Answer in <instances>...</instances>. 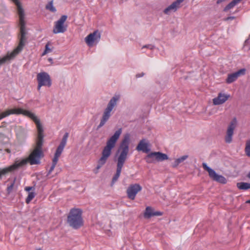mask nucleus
<instances>
[{"label":"nucleus","mask_w":250,"mask_h":250,"mask_svg":"<svg viewBox=\"0 0 250 250\" xmlns=\"http://www.w3.org/2000/svg\"><path fill=\"white\" fill-rule=\"evenodd\" d=\"M17 7L18 13L19 16V24L20 26V34L19 36V43L14 51L8 53L3 58H0V65L14 59L23 49L27 42L25 31V21H24V12L20 2L18 0H12Z\"/></svg>","instance_id":"1"},{"label":"nucleus","mask_w":250,"mask_h":250,"mask_svg":"<svg viewBox=\"0 0 250 250\" xmlns=\"http://www.w3.org/2000/svg\"><path fill=\"white\" fill-rule=\"evenodd\" d=\"M130 139V134H125L117 150L116 172L112 178L111 185H113L118 180L120 176L122 168L127 158V155L129 151Z\"/></svg>","instance_id":"2"},{"label":"nucleus","mask_w":250,"mask_h":250,"mask_svg":"<svg viewBox=\"0 0 250 250\" xmlns=\"http://www.w3.org/2000/svg\"><path fill=\"white\" fill-rule=\"evenodd\" d=\"M122 132V129L121 128H119L115 132L114 134L107 140L106 146L104 147L102 150V156L98 161V165L96 167L97 170L106 163L108 158L111 155L112 150L115 146L116 144L121 135ZM95 173H97V171H95Z\"/></svg>","instance_id":"3"},{"label":"nucleus","mask_w":250,"mask_h":250,"mask_svg":"<svg viewBox=\"0 0 250 250\" xmlns=\"http://www.w3.org/2000/svg\"><path fill=\"white\" fill-rule=\"evenodd\" d=\"M82 210L78 208H71L67 215V223L70 227L78 229L83 225Z\"/></svg>","instance_id":"4"},{"label":"nucleus","mask_w":250,"mask_h":250,"mask_svg":"<svg viewBox=\"0 0 250 250\" xmlns=\"http://www.w3.org/2000/svg\"><path fill=\"white\" fill-rule=\"evenodd\" d=\"M119 95H115L110 100L107 107L104 111L103 116L101 119L100 124L97 127V129H99L103 126L108 120L111 116V112L116 105L117 101H119Z\"/></svg>","instance_id":"5"},{"label":"nucleus","mask_w":250,"mask_h":250,"mask_svg":"<svg viewBox=\"0 0 250 250\" xmlns=\"http://www.w3.org/2000/svg\"><path fill=\"white\" fill-rule=\"evenodd\" d=\"M68 135H69V134H68V133H67V132H66L64 134L60 145H59V146H58V147L56 150L54 158L52 160V166H51V167L48 171L47 175L50 174L51 173V172L54 169V168H55V166H56L57 162L58 161L59 158L61 156L62 151L63 150V148L66 144Z\"/></svg>","instance_id":"6"},{"label":"nucleus","mask_w":250,"mask_h":250,"mask_svg":"<svg viewBox=\"0 0 250 250\" xmlns=\"http://www.w3.org/2000/svg\"><path fill=\"white\" fill-rule=\"evenodd\" d=\"M36 124L38 130V137L36 141V146L34 149L42 150V146L43 141V129L42 124L40 123L39 119L33 113V116L30 117Z\"/></svg>","instance_id":"7"},{"label":"nucleus","mask_w":250,"mask_h":250,"mask_svg":"<svg viewBox=\"0 0 250 250\" xmlns=\"http://www.w3.org/2000/svg\"><path fill=\"white\" fill-rule=\"evenodd\" d=\"M38 81L37 89L39 91L42 86L50 87L52 85V81L49 75L45 72L39 73L37 75Z\"/></svg>","instance_id":"8"},{"label":"nucleus","mask_w":250,"mask_h":250,"mask_svg":"<svg viewBox=\"0 0 250 250\" xmlns=\"http://www.w3.org/2000/svg\"><path fill=\"white\" fill-rule=\"evenodd\" d=\"M168 159V156L161 152H152L148 154L145 158L146 162L148 164L153 163L156 160L162 162Z\"/></svg>","instance_id":"9"},{"label":"nucleus","mask_w":250,"mask_h":250,"mask_svg":"<svg viewBox=\"0 0 250 250\" xmlns=\"http://www.w3.org/2000/svg\"><path fill=\"white\" fill-rule=\"evenodd\" d=\"M67 16L62 15L55 22L53 32L54 34L63 33L67 30V25L65 24Z\"/></svg>","instance_id":"10"},{"label":"nucleus","mask_w":250,"mask_h":250,"mask_svg":"<svg viewBox=\"0 0 250 250\" xmlns=\"http://www.w3.org/2000/svg\"><path fill=\"white\" fill-rule=\"evenodd\" d=\"M11 114H22L29 118L33 116V113L29 110H24L22 108H13L8 109L0 114V120L9 116Z\"/></svg>","instance_id":"11"},{"label":"nucleus","mask_w":250,"mask_h":250,"mask_svg":"<svg viewBox=\"0 0 250 250\" xmlns=\"http://www.w3.org/2000/svg\"><path fill=\"white\" fill-rule=\"evenodd\" d=\"M202 166L204 169L208 172L209 176L212 180L221 184H224L227 183V180L223 176L217 174L213 169L208 167L206 163H203Z\"/></svg>","instance_id":"12"},{"label":"nucleus","mask_w":250,"mask_h":250,"mask_svg":"<svg viewBox=\"0 0 250 250\" xmlns=\"http://www.w3.org/2000/svg\"><path fill=\"white\" fill-rule=\"evenodd\" d=\"M237 124L236 118H234L229 124L225 136V141L226 143L230 144L232 142L234 130L236 127Z\"/></svg>","instance_id":"13"},{"label":"nucleus","mask_w":250,"mask_h":250,"mask_svg":"<svg viewBox=\"0 0 250 250\" xmlns=\"http://www.w3.org/2000/svg\"><path fill=\"white\" fill-rule=\"evenodd\" d=\"M100 39V32L98 30H96L85 37V42L89 46H92L94 44H97Z\"/></svg>","instance_id":"14"},{"label":"nucleus","mask_w":250,"mask_h":250,"mask_svg":"<svg viewBox=\"0 0 250 250\" xmlns=\"http://www.w3.org/2000/svg\"><path fill=\"white\" fill-rule=\"evenodd\" d=\"M43 157V153L42 150L34 149V150L30 154L28 158V160L30 164L32 165L39 164L40 163L41 159Z\"/></svg>","instance_id":"15"},{"label":"nucleus","mask_w":250,"mask_h":250,"mask_svg":"<svg viewBox=\"0 0 250 250\" xmlns=\"http://www.w3.org/2000/svg\"><path fill=\"white\" fill-rule=\"evenodd\" d=\"M142 189L139 184H134L129 185L126 190L127 197L131 200H134L137 194Z\"/></svg>","instance_id":"16"},{"label":"nucleus","mask_w":250,"mask_h":250,"mask_svg":"<svg viewBox=\"0 0 250 250\" xmlns=\"http://www.w3.org/2000/svg\"><path fill=\"white\" fill-rule=\"evenodd\" d=\"M184 0H176L172 2L170 5L165 9L164 13L167 15H169L171 12H175L180 7V4Z\"/></svg>","instance_id":"17"},{"label":"nucleus","mask_w":250,"mask_h":250,"mask_svg":"<svg viewBox=\"0 0 250 250\" xmlns=\"http://www.w3.org/2000/svg\"><path fill=\"white\" fill-rule=\"evenodd\" d=\"M245 71V69H241L237 72L228 74V78L226 79V83H231L234 82L241 75H244Z\"/></svg>","instance_id":"18"},{"label":"nucleus","mask_w":250,"mask_h":250,"mask_svg":"<svg viewBox=\"0 0 250 250\" xmlns=\"http://www.w3.org/2000/svg\"><path fill=\"white\" fill-rule=\"evenodd\" d=\"M136 149L138 151H142L145 153H148L150 149L149 148V142L146 139H142L138 144Z\"/></svg>","instance_id":"19"},{"label":"nucleus","mask_w":250,"mask_h":250,"mask_svg":"<svg viewBox=\"0 0 250 250\" xmlns=\"http://www.w3.org/2000/svg\"><path fill=\"white\" fill-rule=\"evenodd\" d=\"M163 213L159 211H155L151 207H147L146 208L145 211L144 213V216L146 219H149L155 216H161Z\"/></svg>","instance_id":"20"},{"label":"nucleus","mask_w":250,"mask_h":250,"mask_svg":"<svg viewBox=\"0 0 250 250\" xmlns=\"http://www.w3.org/2000/svg\"><path fill=\"white\" fill-rule=\"evenodd\" d=\"M229 95L219 93L217 97L214 98L212 100L213 104L214 105H220L225 103L229 98Z\"/></svg>","instance_id":"21"},{"label":"nucleus","mask_w":250,"mask_h":250,"mask_svg":"<svg viewBox=\"0 0 250 250\" xmlns=\"http://www.w3.org/2000/svg\"><path fill=\"white\" fill-rule=\"evenodd\" d=\"M18 169V162H16L13 165L4 168H0V179L1 178L2 175H4L9 172L13 171Z\"/></svg>","instance_id":"22"},{"label":"nucleus","mask_w":250,"mask_h":250,"mask_svg":"<svg viewBox=\"0 0 250 250\" xmlns=\"http://www.w3.org/2000/svg\"><path fill=\"white\" fill-rule=\"evenodd\" d=\"M188 157V155H185L176 159L171 164V167L173 168L177 167L181 163L184 162Z\"/></svg>","instance_id":"23"},{"label":"nucleus","mask_w":250,"mask_h":250,"mask_svg":"<svg viewBox=\"0 0 250 250\" xmlns=\"http://www.w3.org/2000/svg\"><path fill=\"white\" fill-rule=\"evenodd\" d=\"M237 188L240 190H247L250 189V183L241 182L236 184Z\"/></svg>","instance_id":"24"},{"label":"nucleus","mask_w":250,"mask_h":250,"mask_svg":"<svg viewBox=\"0 0 250 250\" xmlns=\"http://www.w3.org/2000/svg\"><path fill=\"white\" fill-rule=\"evenodd\" d=\"M242 0H233L229 3L224 9V12H227L229 9L233 8L237 4L239 3Z\"/></svg>","instance_id":"25"},{"label":"nucleus","mask_w":250,"mask_h":250,"mask_svg":"<svg viewBox=\"0 0 250 250\" xmlns=\"http://www.w3.org/2000/svg\"><path fill=\"white\" fill-rule=\"evenodd\" d=\"M45 9L52 13H55L57 11L56 8L53 5V0L49 1L45 5Z\"/></svg>","instance_id":"26"},{"label":"nucleus","mask_w":250,"mask_h":250,"mask_svg":"<svg viewBox=\"0 0 250 250\" xmlns=\"http://www.w3.org/2000/svg\"><path fill=\"white\" fill-rule=\"evenodd\" d=\"M35 193L34 192H29L27 197L25 201L26 203L29 204L31 201L35 197Z\"/></svg>","instance_id":"27"},{"label":"nucleus","mask_w":250,"mask_h":250,"mask_svg":"<svg viewBox=\"0 0 250 250\" xmlns=\"http://www.w3.org/2000/svg\"><path fill=\"white\" fill-rule=\"evenodd\" d=\"M245 152L246 155L250 158V140L247 142L246 147H245Z\"/></svg>","instance_id":"28"},{"label":"nucleus","mask_w":250,"mask_h":250,"mask_svg":"<svg viewBox=\"0 0 250 250\" xmlns=\"http://www.w3.org/2000/svg\"><path fill=\"white\" fill-rule=\"evenodd\" d=\"M50 44V43L49 42H48L45 46V50L44 52L42 53V55H44L48 53H50L52 51V49L49 48V45Z\"/></svg>","instance_id":"29"},{"label":"nucleus","mask_w":250,"mask_h":250,"mask_svg":"<svg viewBox=\"0 0 250 250\" xmlns=\"http://www.w3.org/2000/svg\"><path fill=\"white\" fill-rule=\"evenodd\" d=\"M16 180V179L15 178L14 180H13V181L12 182V183L10 184V185L7 187V191L8 193L9 194L13 190Z\"/></svg>","instance_id":"30"},{"label":"nucleus","mask_w":250,"mask_h":250,"mask_svg":"<svg viewBox=\"0 0 250 250\" xmlns=\"http://www.w3.org/2000/svg\"><path fill=\"white\" fill-rule=\"evenodd\" d=\"M154 48H155V46L152 44H147V45H144L142 47V49H143L144 48H148L150 50H153Z\"/></svg>","instance_id":"31"},{"label":"nucleus","mask_w":250,"mask_h":250,"mask_svg":"<svg viewBox=\"0 0 250 250\" xmlns=\"http://www.w3.org/2000/svg\"><path fill=\"white\" fill-rule=\"evenodd\" d=\"M34 189H35V188L34 187H26L25 188V190L26 191H28L29 192L30 190H34Z\"/></svg>","instance_id":"32"},{"label":"nucleus","mask_w":250,"mask_h":250,"mask_svg":"<svg viewBox=\"0 0 250 250\" xmlns=\"http://www.w3.org/2000/svg\"><path fill=\"white\" fill-rule=\"evenodd\" d=\"M235 18V17L230 16V17H228L226 18L225 19V21H227L229 20H234Z\"/></svg>","instance_id":"33"},{"label":"nucleus","mask_w":250,"mask_h":250,"mask_svg":"<svg viewBox=\"0 0 250 250\" xmlns=\"http://www.w3.org/2000/svg\"><path fill=\"white\" fill-rule=\"evenodd\" d=\"M145 75V73L144 72H142L141 73H139L136 75V78H140Z\"/></svg>","instance_id":"34"},{"label":"nucleus","mask_w":250,"mask_h":250,"mask_svg":"<svg viewBox=\"0 0 250 250\" xmlns=\"http://www.w3.org/2000/svg\"><path fill=\"white\" fill-rule=\"evenodd\" d=\"M247 176L248 178L250 179V171L248 173Z\"/></svg>","instance_id":"35"},{"label":"nucleus","mask_w":250,"mask_h":250,"mask_svg":"<svg viewBox=\"0 0 250 250\" xmlns=\"http://www.w3.org/2000/svg\"><path fill=\"white\" fill-rule=\"evenodd\" d=\"M246 203H249L250 204V199L249 200H248L246 201Z\"/></svg>","instance_id":"36"},{"label":"nucleus","mask_w":250,"mask_h":250,"mask_svg":"<svg viewBox=\"0 0 250 250\" xmlns=\"http://www.w3.org/2000/svg\"><path fill=\"white\" fill-rule=\"evenodd\" d=\"M49 60H50V61H51L52 60L51 59H49Z\"/></svg>","instance_id":"37"},{"label":"nucleus","mask_w":250,"mask_h":250,"mask_svg":"<svg viewBox=\"0 0 250 250\" xmlns=\"http://www.w3.org/2000/svg\"><path fill=\"white\" fill-rule=\"evenodd\" d=\"M49 60H50V61H51L52 60L51 59H49Z\"/></svg>","instance_id":"38"},{"label":"nucleus","mask_w":250,"mask_h":250,"mask_svg":"<svg viewBox=\"0 0 250 250\" xmlns=\"http://www.w3.org/2000/svg\"><path fill=\"white\" fill-rule=\"evenodd\" d=\"M249 49H250V48H249Z\"/></svg>","instance_id":"39"}]
</instances>
